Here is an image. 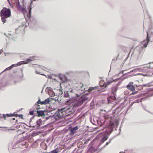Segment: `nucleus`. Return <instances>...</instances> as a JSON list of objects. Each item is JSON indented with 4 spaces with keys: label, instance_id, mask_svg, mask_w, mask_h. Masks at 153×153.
<instances>
[{
    "label": "nucleus",
    "instance_id": "2f4dec72",
    "mask_svg": "<svg viewBox=\"0 0 153 153\" xmlns=\"http://www.w3.org/2000/svg\"><path fill=\"white\" fill-rule=\"evenodd\" d=\"M16 122H17V120H16Z\"/></svg>",
    "mask_w": 153,
    "mask_h": 153
},
{
    "label": "nucleus",
    "instance_id": "dca6fc26",
    "mask_svg": "<svg viewBox=\"0 0 153 153\" xmlns=\"http://www.w3.org/2000/svg\"><path fill=\"white\" fill-rule=\"evenodd\" d=\"M104 117L105 119H107L111 118V117L109 115L105 114L104 116Z\"/></svg>",
    "mask_w": 153,
    "mask_h": 153
},
{
    "label": "nucleus",
    "instance_id": "4be33fe9",
    "mask_svg": "<svg viewBox=\"0 0 153 153\" xmlns=\"http://www.w3.org/2000/svg\"><path fill=\"white\" fill-rule=\"evenodd\" d=\"M29 114L31 115H33L34 114V112L33 111H30L29 112Z\"/></svg>",
    "mask_w": 153,
    "mask_h": 153
},
{
    "label": "nucleus",
    "instance_id": "9d476101",
    "mask_svg": "<svg viewBox=\"0 0 153 153\" xmlns=\"http://www.w3.org/2000/svg\"><path fill=\"white\" fill-rule=\"evenodd\" d=\"M107 99L108 102L111 103V102H113L115 100L116 97L114 96H111L108 97Z\"/></svg>",
    "mask_w": 153,
    "mask_h": 153
},
{
    "label": "nucleus",
    "instance_id": "39448f33",
    "mask_svg": "<svg viewBox=\"0 0 153 153\" xmlns=\"http://www.w3.org/2000/svg\"><path fill=\"white\" fill-rule=\"evenodd\" d=\"M56 95L54 97L52 98V100H54L55 101H59V98L58 97L57 95L59 96V95H61L63 93L61 90H56Z\"/></svg>",
    "mask_w": 153,
    "mask_h": 153
},
{
    "label": "nucleus",
    "instance_id": "5701e85b",
    "mask_svg": "<svg viewBox=\"0 0 153 153\" xmlns=\"http://www.w3.org/2000/svg\"><path fill=\"white\" fill-rule=\"evenodd\" d=\"M93 89V88H90L88 89V91H92Z\"/></svg>",
    "mask_w": 153,
    "mask_h": 153
},
{
    "label": "nucleus",
    "instance_id": "7c9ffc66",
    "mask_svg": "<svg viewBox=\"0 0 153 153\" xmlns=\"http://www.w3.org/2000/svg\"><path fill=\"white\" fill-rule=\"evenodd\" d=\"M12 120H15V118H13V119H12Z\"/></svg>",
    "mask_w": 153,
    "mask_h": 153
},
{
    "label": "nucleus",
    "instance_id": "6ab92c4d",
    "mask_svg": "<svg viewBox=\"0 0 153 153\" xmlns=\"http://www.w3.org/2000/svg\"><path fill=\"white\" fill-rule=\"evenodd\" d=\"M107 139V137H104L103 138L102 140V143H103Z\"/></svg>",
    "mask_w": 153,
    "mask_h": 153
},
{
    "label": "nucleus",
    "instance_id": "f03ea898",
    "mask_svg": "<svg viewBox=\"0 0 153 153\" xmlns=\"http://www.w3.org/2000/svg\"><path fill=\"white\" fill-rule=\"evenodd\" d=\"M114 127V124L113 122H112L111 120H110V123L108 124L104 128L107 129L106 132L108 134H110L113 130Z\"/></svg>",
    "mask_w": 153,
    "mask_h": 153
},
{
    "label": "nucleus",
    "instance_id": "7ed1b4c3",
    "mask_svg": "<svg viewBox=\"0 0 153 153\" xmlns=\"http://www.w3.org/2000/svg\"><path fill=\"white\" fill-rule=\"evenodd\" d=\"M133 83L132 82H130L128 85H127V88L128 89L130 90V91H132L133 92L131 93L130 95H134V94H136L137 92L136 91L133 92L134 91H135V87L133 85Z\"/></svg>",
    "mask_w": 153,
    "mask_h": 153
},
{
    "label": "nucleus",
    "instance_id": "412c9836",
    "mask_svg": "<svg viewBox=\"0 0 153 153\" xmlns=\"http://www.w3.org/2000/svg\"><path fill=\"white\" fill-rule=\"evenodd\" d=\"M151 85H150V84H148L146 85H143V86L144 87V86H147V87H149Z\"/></svg>",
    "mask_w": 153,
    "mask_h": 153
},
{
    "label": "nucleus",
    "instance_id": "cd10ccee",
    "mask_svg": "<svg viewBox=\"0 0 153 153\" xmlns=\"http://www.w3.org/2000/svg\"><path fill=\"white\" fill-rule=\"evenodd\" d=\"M73 90H71V92H73Z\"/></svg>",
    "mask_w": 153,
    "mask_h": 153
},
{
    "label": "nucleus",
    "instance_id": "f257e3e1",
    "mask_svg": "<svg viewBox=\"0 0 153 153\" xmlns=\"http://www.w3.org/2000/svg\"><path fill=\"white\" fill-rule=\"evenodd\" d=\"M0 16L1 20L3 23L6 22V19L10 18L11 16V10L9 8L4 7L1 10L0 12Z\"/></svg>",
    "mask_w": 153,
    "mask_h": 153
},
{
    "label": "nucleus",
    "instance_id": "393cba45",
    "mask_svg": "<svg viewBox=\"0 0 153 153\" xmlns=\"http://www.w3.org/2000/svg\"><path fill=\"white\" fill-rule=\"evenodd\" d=\"M142 75V74L141 73H138V74H136L135 75Z\"/></svg>",
    "mask_w": 153,
    "mask_h": 153
},
{
    "label": "nucleus",
    "instance_id": "2eb2a0df",
    "mask_svg": "<svg viewBox=\"0 0 153 153\" xmlns=\"http://www.w3.org/2000/svg\"><path fill=\"white\" fill-rule=\"evenodd\" d=\"M94 148L93 147H91L89 149V151L91 152L94 151Z\"/></svg>",
    "mask_w": 153,
    "mask_h": 153
},
{
    "label": "nucleus",
    "instance_id": "1a4fd4ad",
    "mask_svg": "<svg viewBox=\"0 0 153 153\" xmlns=\"http://www.w3.org/2000/svg\"><path fill=\"white\" fill-rule=\"evenodd\" d=\"M13 116H15L16 117H17L18 116V115L17 114H4L3 115V118L5 120H6V117H13Z\"/></svg>",
    "mask_w": 153,
    "mask_h": 153
},
{
    "label": "nucleus",
    "instance_id": "9b49d317",
    "mask_svg": "<svg viewBox=\"0 0 153 153\" xmlns=\"http://www.w3.org/2000/svg\"><path fill=\"white\" fill-rule=\"evenodd\" d=\"M149 69V67L148 66H144L142 68L141 70L142 71L144 72H146L148 71V70Z\"/></svg>",
    "mask_w": 153,
    "mask_h": 153
},
{
    "label": "nucleus",
    "instance_id": "bb28decb",
    "mask_svg": "<svg viewBox=\"0 0 153 153\" xmlns=\"http://www.w3.org/2000/svg\"><path fill=\"white\" fill-rule=\"evenodd\" d=\"M7 1H8V2L9 3V4H10V1H9V0H7Z\"/></svg>",
    "mask_w": 153,
    "mask_h": 153
},
{
    "label": "nucleus",
    "instance_id": "6e6552de",
    "mask_svg": "<svg viewBox=\"0 0 153 153\" xmlns=\"http://www.w3.org/2000/svg\"><path fill=\"white\" fill-rule=\"evenodd\" d=\"M50 101V100L48 98L43 101H41L40 100H39L37 102V103L41 105H45L49 103Z\"/></svg>",
    "mask_w": 153,
    "mask_h": 153
},
{
    "label": "nucleus",
    "instance_id": "c85d7f7f",
    "mask_svg": "<svg viewBox=\"0 0 153 153\" xmlns=\"http://www.w3.org/2000/svg\"><path fill=\"white\" fill-rule=\"evenodd\" d=\"M119 153H124L123 152H120Z\"/></svg>",
    "mask_w": 153,
    "mask_h": 153
},
{
    "label": "nucleus",
    "instance_id": "423d86ee",
    "mask_svg": "<svg viewBox=\"0 0 153 153\" xmlns=\"http://www.w3.org/2000/svg\"><path fill=\"white\" fill-rule=\"evenodd\" d=\"M88 99V98H85V96H83V97L79 99L78 98H76L75 99V100H76V101H77V100H79V101L77 103V105H81V104H82L83 102L85 101V100H87Z\"/></svg>",
    "mask_w": 153,
    "mask_h": 153
},
{
    "label": "nucleus",
    "instance_id": "4468645a",
    "mask_svg": "<svg viewBox=\"0 0 153 153\" xmlns=\"http://www.w3.org/2000/svg\"><path fill=\"white\" fill-rule=\"evenodd\" d=\"M78 129V127L77 126H76L74 128H73L71 129V132H72L73 133H74V131L77 130Z\"/></svg>",
    "mask_w": 153,
    "mask_h": 153
},
{
    "label": "nucleus",
    "instance_id": "a211bd4d",
    "mask_svg": "<svg viewBox=\"0 0 153 153\" xmlns=\"http://www.w3.org/2000/svg\"><path fill=\"white\" fill-rule=\"evenodd\" d=\"M64 97H70L68 93H64Z\"/></svg>",
    "mask_w": 153,
    "mask_h": 153
},
{
    "label": "nucleus",
    "instance_id": "f8f14e48",
    "mask_svg": "<svg viewBox=\"0 0 153 153\" xmlns=\"http://www.w3.org/2000/svg\"><path fill=\"white\" fill-rule=\"evenodd\" d=\"M37 114L39 117L45 115L44 112L43 111H37Z\"/></svg>",
    "mask_w": 153,
    "mask_h": 153
},
{
    "label": "nucleus",
    "instance_id": "ddd939ff",
    "mask_svg": "<svg viewBox=\"0 0 153 153\" xmlns=\"http://www.w3.org/2000/svg\"><path fill=\"white\" fill-rule=\"evenodd\" d=\"M56 90L55 91V92L56 91ZM50 96L52 97H54L56 96V92L55 93L53 91H52L50 92Z\"/></svg>",
    "mask_w": 153,
    "mask_h": 153
},
{
    "label": "nucleus",
    "instance_id": "a878e982",
    "mask_svg": "<svg viewBox=\"0 0 153 153\" xmlns=\"http://www.w3.org/2000/svg\"><path fill=\"white\" fill-rule=\"evenodd\" d=\"M11 69V68H7L6 69V70H10Z\"/></svg>",
    "mask_w": 153,
    "mask_h": 153
},
{
    "label": "nucleus",
    "instance_id": "0eeeda50",
    "mask_svg": "<svg viewBox=\"0 0 153 153\" xmlns=\"http://www.w3.org/2000/svg\"><path fill=\"white\" fill-rule=\"evenodd\" d=\"M112 82V81H109L107 83H105L102 80L100 82L99 84L101 87H104L105 88H106L108 85H109Z\"/></svg>",
    "mask_w": 153,
    "mask_h": 153
},
{
    "label": "nucleus",
    "instance_id": "aec40b11",
    "mask_svg": "<svg viewBox=\"0 0 153 153\" xmlns=\"http://www.w3.org/2000/svg\"><path fill=\"white\" fill-rule=\"evenodd\" d=\"M49 153H58V152L56 151L55 150H54L53 151L50 152Z\"/></svg>",
    "mask_w": 153,
    "mask_h": 153
},
{
    "label": "nucleus",
    "instance_id": "f3484780",
    "mask_svg": "<svg viewBox=\"0 0 153 153\" xmlns=\"http://www.w3.org/2000/svg\"><path fill=\"white\" fill-rule=\"evenodd\" d=\"M30 124V126L31 127H32L33 128L35 126L34 125H33L32 123V120H30V121L29 122Z\"/></svg>",
    "mask_w": 153,
    "mask_h": 153
},
{
    "label": "nucleus",
    "instance_id": "c756f323",
    "mask_svg": "<svg viewBox=\"0 0 153 153\" xmlns=\"http://www.w3.org/2000/svg\"><path fill=\"white\" fill-rule=\"evenodd\" d=\"M70 101V100H67V102H69V101Z\"/></svg>",
    "mask_w": 153,
    "mask_h": 153
},
{
    "label": "nucleus",
    "instance_id": "b1692460",
    "mask_svg": "<svg viewBox=\"0 0 153 153\" xmlns=\"http://www.w3.org/2000/svg\"><path fill=\"white\" fill-rule=\"evenodd\" d=\"M148 44V42H147V44H144V46L145 48H146L147 46V45Z\"/></svg>",
    "mask_w": 153,
    "mask_h": 153
},
{
    "label": "nucleus",
    "instance_id": "20e7f679",
    "mask_svg": "<svg viewBox=\"0 0 153 153\" xmlns=\"http://www.w3.org/2000/svg\"><path fill=\"white\" fill-rule=\"evenodd\" d=\"M35 56L30 57V58L27 59L26 61H21L19 62L17 65L18 66H20L22 65L27 64L31 61L35 60Z\"/></svg>",
    "mask_w": 153,
    "mask_h": 153
}]
</instances>
